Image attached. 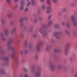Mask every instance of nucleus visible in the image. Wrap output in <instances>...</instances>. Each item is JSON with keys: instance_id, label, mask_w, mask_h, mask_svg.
Here are the masks:
<instances>
[{"instance_id": "obj_1", "label": "nucleus", "mask_w": 77, "mask_h": 77, "mask_svg": "<svg viewBox=\"0 0 77 77\" xmlns=\"http://www.w3.org/2000/svg\"><path fill=\"white\" fill-rule=\"evenodd\" d=\"M25 3V0H21L20 2V5L21 6L19 8V9L21 11H23L24 9L23 6L24 5Z\"/></svg>"}, {"instance_id": "obj_2", "label": "nucleus", "mask_w": 77, "mask_h": 77, "mask_svg": "<svg viewBox=\"0 0 77 77\" xmlns=\"http://www.w3.org/2000/svg\"><path fill=\"white\" fill-rule=\"evenodd\" d=\"M71 20L72 21H73V24L74 26H75L76 25V23L74 21L75 18L74 16H72L71 17Z\"/></svg>"}, {"instance_id": "obj_3", "label": "nucleus", "mask_w": 77, "mask_h": 77, "mask_svg": "<svg viewBox=\"0 0 77 77\" xmlns=\"http://www.w3.org/2000/svg\"><path fill=\"white\" fill-rule=\"evenodd\" d=\"M50 68L52 71H54L55 69V66L53 64H51Z\"/></svg>"}, {"instance_id": "obj_4", "label": "nucleus", "mask_w": 77, "mask_h": 77, "mask_svg": "<svg viewBox=\"0 0 77 77\" xmlns=\"http://www.w3.org/2000/svg\"><path fill=\"white\" fill-rule=\"evenodd\" d=\"M41 73H40L39 72H36L35 73V76L36 77H39L41 76Z\"/></svg>"}, {"instance_id": "obj_5", "label": "nucleus", "mask_w": 77, "mask_h": 77, "mask_svg": "<svg viewBox=\"0 0 77 77\" xmlns=\"http://www.w3.org/2000/svg\"><path fill=\"white\" fill-rule=\"evenodd\" d=\"M35 4V0H32L31 1V5L33 6Z\"/></svg>"}, {"instance_id": "obj_6", "label": "nucleus", "mask_w": 77, "mask_h": 77, "mask_svg": "<svg viewBox=\"0 0 77 77\" xmlns=\"http://www.w3.org/2000/svg\"><path fill=\"white\" fill-rule=\"evenodd\" d=\"M47 3L48 5H50V0H47Z\"/></svg>"}, {"instance_id": "obj_7", "label": "nucleus", "mask_w": 77, "mask_h": 77, "mask_svg": "<svg viewBox=\"0 0 77 77\" xmlns=\"http://www.w3.org/2000/svg\"><path fill=\"white\" fill-rule=\"evenodd\" d=\"M11 14H7V17H11Z\"/></svg>"}, {"instance_id": "obj_8", "label": "nucleus", "mask_w": 77, "mask_h": 77, "mask_svg": "<svg viewBox=\"0 0 77 77\" xmlns=\"http://www.w3.org/2000/svg\"><path fill=\"white\" fill-rule=\"evenodd\" d=\"M52 1L54 3H56L57 1V0H52Z\"/></svg>"}, {"instance_id": "obj_9", "label": "nucleus", "mask_w": 77, "mask_h": 77, "mask_svg": "<svg viewBox=\"0 0 77 77\" xmlns=\"http://www.w3.org/2000/svg\"><path fill=\"white\" fill-rule=\"evenodd\" d=\"M30 3H31L30 2H28L27 4V7L29 6H30Z\"/></svg>"}, {"instance_id": "obj_10", "label": "nucleus", "mask_w": 77, "mask_h": 77, "mask_svg": "<svg viewBox=\"0 0 77 77\" xmlns=\"http://www.w3.org/2000/svg\"><path fill=\"white\" fill-rule=\"evenodd\" d=\"M50 11H49V10L46 11V13H47V14H49V13H50Z\"/></svg>"}, {"instance_id": "obj_11", "label": "nucleus", "mask_w": 77, "mask_h": 77, "mask_svg": "<svg viewBox=\"0 0 77 77\" xmlns=\"http://www.w3.org/2000/svg\"><path fill=\"white\" fill-rule=\"evenodd\" d=\"M66 27H69L70 26V24L69 23H67L66 24Z\"/></svg>"}, {"instance_id": "obj_12", "label": "nucleus", "mask_w": 77, "mask_h": 77, "mask_svg": "<svg viewBox=\"0 0 77 77\" xmlns=\"http://www.w3.org/2000/svg\"><path fill=\"white\" fill-rule=\"evenodd\" d=\"M45 5H42V9H43V10H44L45 9Z\"/></svg>"}, {"instance_id": "obj_13", "label": "nucleus", "mask_w": 77, "mask_h": 77, "mask_svg": "<svg viewBox=\"0 0 77 77\" xmlns=\"http://www.w3.org/2000/svg\"><path fill=\"white\" fill-rule=\"evenodd\" d=\"M55 36L57 39H59L60 38V36H59V35H55Z\"/></svg>"}, {"instance_id": "obj_14", "label": "nucleus", "mask_w": 77, "mask_h": 77, "mask_svg": "<svg viewBox=\"0 0 77 77\" xmlns=\"http://www.w3.org/2000/svg\"><path fill=\"white\" fill-rule=\"evenodd\" d=\"M28 11V8H26L25 9V12H27Z\"/></svg>"}, {"instance_id": "obj_15", "label": "nucleus", "mask_w": 77, "mask_h": 77, "mask_svg": "<svg viewBox=\"0 0 77 77\" xmlns=\"http://www.w3.org/2000/svg\"><path fill=\"white\" fill-rule=\"evenodd\" d=\"M46 9H48V10H50V9H51V8H50V7H46Z\"/></svg>"}, {"instance_id": "obj_16", "label": "nucleus", "mask_w": 77, "mask_h": 77, "mask_svg": "<svg viewBox=\"0 0 77 77\" xmlns=\"http://www.w3.org/2000/svg\"><path fill=\"white\" fill-rule=\"evenodd\" d=\"M57 49H55L54 50V51L55 53H56L57 52Z\"/></svg>"}, {"instance_id": "obj_17", "label": "nucleus", "mask_w": 77, "mask_h": 77, "mask_svg": "<svg viewBox=\"0 0 77 77\" xmlns=\"http://www.w3.org/2000/svg\"><path fill=\"white\" fill-rule=\"evenodd\" d=\"M19 0H14V2H18Z\"/></svg>"}, {"instance_id": "obj_18", "label": "nucleus", "mask_w": 77, "mask_h": 77, "mask_svg": "<svg viewBox=\"0 0 77 77\" xmlns=\"http://www.w3.org/2000/svg\"><path fill=\"white\" fill-rule=\"evenodd\" d=\"M52 16V15H51V14H50V15H49L48 16V18H50V17H51Z\"/></svg>"}, {"instance_id": "obj_19", "label": "nucleus", "mask_w": 77, "mask_h": 77, "mask_svg": "<svg viewBox=\"0 0 77 77\" xmlns=\"http://www.w3.org/2000/svg\"><path fill=\"white\" fill-rule=\"evenodd\" d=\"M10 2V0H6V2H8V3H9Z\"/></svg>"}, {"instance_id": "obj_20", "label": "nucleus", "mask_w": 77, "mask_h": 77, "mask_svg": "<svg viewBox=\"0 0 77 77\" xmlns=\"http://www.w3.org/2000/svg\"><path fill=\"white\" fill-rule=\"evenodd\" d=\"M66 11V9L65 8H64V9H63V12H65V11Z\"/></svg>"}, {"instance_id": "obj_21", "label": "nucleus", "mask_w": 77, "mask_h": 77, "mask_svg": "<svg viewBox=\"0 0 77 77\" xmlns=\"http://www.w3.org/2000/svg\"><path fill=\"white\" fill-rule=\"evenodd\" d=\"M18 6V4H17V5H16V6H15V8H17Z\"/></svg>"}, {"instance_id": "obj_22", "label": "nucleus", "mask_w": 77, "mask_h": 77, "mask_svg": "<svg viewBox=\"0 0 77 77\" xmlns=\"http://www.w3.org/2000/svg\"><path fill=\"white\" fill-rule=\"evenodd\" d=\"M62 66H58V68L60 69V68H62Z\"/></svg>"}, {"instance_id": "obj_23", "label": "nucleus", "mask_w": 77, "mask_h": 77, "mask_svg": "<svg viewBox=\"0 0 77 77\" xmlns=\"http://www.w3.org/2000/svg\"><path fill=\"white\" fill-rule=\"evenodd\" d=\"M40 2H44V0H40Z\"/></svg>"}, {"instance_id": "obj_24", "label": "nucleus", "mask_w": 77, "mask_h": 77, "mask_svg": "<svg viewBox=\"0 0 77 77\" xmlns=\"http://www.w3.org/2000/svg\"><path fill=\"white\" fill-rule=\"evenodd\" d=\"M25 77H28V75H26H26H25Z\"/></svg>"}, {"instance_id": "obj_25", "label": "nucleus", "mask_w": 77, "mask_h": 77, "mask_svg": "<svg viewBox=\"0 0 77 77\" xmlns=\"http://www.w3.org/2000/svg\"><path fill=\"white\" fill-rule=\"evenodd\" d=\"M74 77H77V73L75 74V75Z\"/></svg>"}, {"instance_id": "obj_26", "label": "nucleus", "mask_w": 77, "mask_h": 77, "mask_svg": "<svg viewBox=\"0 0 77 77\" xmlns=\"http://www.w3.org/2000/svg\"><path fill=\"white\" fill-rule=\"evenodd\" d=\"M61 13H58V15H61Z\"/></svg>"}, {"instance_id": "obj_27", "label": "nucleus", "mask_w": 77, "mask_h": 77, "mask_svg": "<svg viewBox=\"0 0 77 77\" xmlns=\"http://www.w3.org/2000/svg\"><path fill=\"white\" fill-rule=\"evenodd\" d=\"M71 6H73L74 5H73V4H71Z\"/></svg>"}, {"instance_id": "obj_28", "label": "nucleus", "mask_w": 77, "mask_h": 77, "mask_svg": "<svg viewBox=\"0 0 77 77\" xmlns=\"http://www.w3.org/2000/svg\"><path fill=\"white\" fill-rule=\"evenodd\" d=\"M65 24V23H62V25H63V24Z\"/></svg>"}, {"instance_id": "obj_29", "label": "nucleus", "mask_w": 77, "mask_h": 77, "mask_svg": "<svg viewBox=\"0 0 77 77\" xmlns=\"http://www.w3.org/2000/svg\"><path fill=\"white\" fill-rule=\"evenodd\" d=\"M22 21V20H21V19H19V22H21V21Z\"/></svg>"}, {"instance_id": "obj_30", "label": "nucleus", "mask_w": 77, "mask_h": 77, "mask_svg": "<svg viewBox=\"0 0 77 77\" xmlns=\"http://www.w3.org/2000/svg\"><path fill=\"white\" fill-rule=\"evenodd\" d=\"M35 57H38V56L36 55V56H35Z\"/></svg>"}, {"instance_id": "obj_31", "label": "nucleus", "mask_w": 77, "mask_h": 77, "mask_svg": "<svg viewBox=\"0 0 77 77\" xmlns=\"http://www.w3.org/2000/svg\"><path fill=\"white\" fill-rule=\"evenodd\" d=\"M69 44L68 45H67V47H68L69 46Z\"/></svg>"}, {"instance_id": "obj_32", "label": "nucleus", "mask_w": 77, "mask_h": 77, "mask_svg": "<svg viewBox=\"0 0 77 77\" xmlns=\"http://www.w3.org/2000/svg\"><path fill=\"white\" fill-rule=\"evenodd\" d=\"M66 51H65V53L66 54Z\"/></svg>"}, {"instance_id": "obj_33", "label": "nucleus", "mask_w": 77, "mask_h": 77, "mask_svg": "<svg viewBox=\"0 0 77 77\" xmlns=\"http://www.w3.org/2000/svg\"><path fill=\"white\" fill-rule=\"evenodd\" d=\"M2 21H3V20H2Z\"/></svg>"}, {"instance_id": "obj_34", "label": "nucleus", "mask_w": 77, "mask_h": 77, "mask_svg": "<svg viewBox=\"0 0 77 77\" xmlns=\"http://www.w3.org/2000/svg\"><path fill=\"white\" fill-rule=\"evenodd\" d=\"M40 32H41V31H40Z\"/></svg>"}, {"instance_id": "obj_35", "label": "nucleus", "mask_w": 77, "mask_h": 77, "mask_svg": "<svg viewBox=\"0 0 77 77\" xmlns=\"http://www.w3.org/2000/svg\"><path fill=\"white\" fill-rule=\"evenodd\" d=\"M34 37H35V36H34Z\"/></svg>"}, {"instance_id": "obj_36", "label": "nucleus", "mask_w": 77, "mask_h": 77, "mask_svg": "<svg viewBox=\"0 0 77 77\" xmlns=\"http://www.w3.org/2000/svg\"><path fill=\"white\" fill-rule=\"evenodd\" d=\"M3 21H4V20H3Z\"/></svg>"}]
</instances>
